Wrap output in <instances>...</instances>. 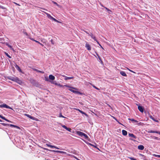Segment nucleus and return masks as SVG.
<instances>
[{
  "instance_id": "63",
  "label": "nucleus",
  "mask_w": 160,
  "mask_h": 160,
  "mask_svg": "<svg viewBox=\"0 0 160 160\" xmlns=\"http://www.w3.org/2000/svg\"><path fill=\"white\" fill-rule=\"evenodd\" d=\"M75 158L77 160H80L79 159H78V158H76V157H75Z\"/></svg>"
},
{
  "instance_id": "10",
  "label": "nucleus",
  "mask_w": 160,
  "mask_h": 160,
  "mask_svg": "<svg viewBox=\"0 0 160 160\" xmlns=\"http://www.w3.org/2000/svg\"><path fill=\"white\" fill-rule=\"evenodd\" d=\"M63 77L65 78L64 79L65 80L71 79H73V77H68L66 76L65 75L63 76Z\"/></svg>"
},
{
  "instance_id": "38",
  "label": "nucleus",
  "mask_w": 160,
  "mask_h": 160,
  "mask_svg": "<svg viewBox=\"0 0 160 160\" xmlns=\"http://www.w3.org/2000/svg\"><path fill=\"white\" fill-rule=\"evenodd\" d=\"M52 2L53 4L56 5L57 6H59V5L56 2L54 1H52Z\"/></svg>"
},
{
  "instance_id": "9",
  "label": "nucleus",
  "mask_w": 160,
  "mask_h": 160,
  "mask_svg": "<svg viewBox=\"0 0 160 160\" xmlns=\"http://www.w3.org/2000/svg\"><path fill=\"white\" fill-rule=\"evenodd\" d=\"M85 47L89 51L91 50V47L90 45L88 43H86L85 44Z\"/></svg>"
},
{
  "instance_id": "50",
  "label": "nucleus",
  "mask_w": 160,
  "mask_h": 160,
  "mask_svg": "<svg viewBox=\"0 0 160 160\" xmlns=\"http://www.w3.org/2000/svg\"><path fill=\"white\" fill-rule=\"evenodd\" d=\"M75 109L76 110L80 112V111H81V110H80L79 109Z\"/></svg>"
},
{
  "instance_id": "27",
  "label": "nucleus",
  "mask_w": 160,
  "mask_h": 160,
  "mask_svg": "<svg viewBox=\"0 0 160 160\" xmlns=\"http://www.w3.org/2000/svg\"><path fill=\"white\" fill-rule=\"evenodd\" d=\"M88 144L91 146H92L95 148H97V146L96 143H95V145L92 144L91 143H89Z\"/></svg>"
},
{
  "instance_id": "39",
  "label": "nucleus",
  "mask_w": 160,
  "mask_h": 160,
  "mask_svg": "<svg viewBox=\"0 0 160 160\" xmlns=\"http://www.w3.org/2000/svg\"><path fill=\"white\" fill-rule=\"evenodd\" d=\"M76 93L77 94H80V95L82 94L81 92H78V91H76Z\"/></svg>"
},
{
  "instance_id": "23",
  "label": "nucleus",
  "mask_w": 160,
  "mask_h": 160,
  "mask_svg": "<svg viewBox=\"0 0 160 160\" xmlns=\"http://www.w3.org/2000/svg\"><path fill=\"white\" fill-rule=\"evenodd\" d=\"M90 84L94 88H95V89L98 90H99L100 89L98 88L97 87H96L95 85H94L93 84L91 83H90Z\"/></svg>"
},
{
  "instance_id": "43",
  "label": "nucleus",
  "mask_w": 160,
  "mask_h": 160,
  "mask_svg": "<svg viewBox=\"0 0 160 160\" xmlns=\"http://www.w3.org/2000/svg\"><path fill=\"white\" fill-rule=\"evenodd\" d=\"M120 124L123 125L122 124H121L120 122L117 119L115 118H114Z\"/></svg>"
},
{
  "instance_id": "29",
  "label": "nucleus",
  "mask_w": 160,
  "mask_h": 160,
  "mask_svg": "<svg viewBox=\"0 0 160 160\" xmlns=\"http://www.w3.org/2000/svg\"><path fill=\"white\" fill-rule=\"evenodd\" d=\"M152 133H156L160 135V132L158 131L152 130Z\"/></svg>"
},
{
  "instance_id": "5",
  "label": "nucleus",
  "mask_w": 160,
  "mask_h": 160,
  "mask_svg": "<svg viewBox=\"0 0 160 160\" xmlns=\"http://www.w3.org/2000/svg\"><path fill=\"white\" fill-rule=\"evenodd\" d=\"M25 115L27 116L29 118H30L31 119L33 120H36L37 118L34 117H32L31 116V115H29V114H25Z\"/></svg>"
},
{
  "instance_id": "20",
  "label": "nucleus",
  "mask_w": 160,
  "mask_h": 160,
  "mask_svg": "<svg viewBox=\"0 0 160 160\" xmlns=\"http://www.w3.org/2000/svg\"><path fill=\"white\" fill-rule=\"evenodd\" d=\"M33 70L35 71H36V72H39L40 73H42V74L44 73V72L41 71H40V70L37 69H34Z\"/></svg>"
},
{
  "instance_id": "2",
  "label": "nucleus",
  "mask_w": 160,
  "mask_h": 160,
  "mask_svg": "<svg viewBox=\"0 0 160 160\" xmlns=\"http://www.w3.org/2000/svg\"><path fill=\"white\" fill-rule=\"evenodd\" d=\"M44 149L45 150H48L49 151H50L52 152L60 153H62V154L66 153V152H64L63 151H58V150H48V149L47 148H44Z\"/></svg>"
},
{
  "instance_id": "61",
  "label": "nucleus",
  "mask_w": 160,
  "mask_h": 160,
  "mask_svg": "<svg viewBox=\"0 0 160 160\" xmlns=\"http://www.w3.org/2000/svg\"><path fill=\"white\" fill-rule=\"evenodd\" d=\"M75 158L77 160H80L79 159H78V158H76V157H75Z\"/></svg>"
},
{
  "instance_id": "6",
  "label": "nucleus",
  "mask_w": 160,
  "mask_h": 160,
  "mask_svg": "<svg viewBox=\"0 0 160 160\" xmlns=\"http://www.w3.org/2000/svg\"><path fill=\"white\" fill-rule=\"evenodd\" d=\"M14 82H15L19 84H20L22 83V81L19 80L18 78L17 77L15 78Z\"/></svg>"
},
{
  "instance_id": "1",
  "label": "nucleus",
  "mask_w": 160,
  "mask_h": 160,
  "mask_svg": "<svg viewBox=\"0 0 160 160\" xmlns=\"http://www.w3.org/2000/svg\"><path fill=\"white\" fill-rule=\"evenodd\" d=\"M77 134L79 136H80L81 137L83 136L84 137V138L86 139H88L89 138L88 136L86 134L81 132L78 131L77 132Z\"/></svg>"
},
{
  "instance_id": "12",
  "label": "nucleus",
  "mask_w": 160,
  "mask_h": 160,
  "mask_svg": "<svg viewBox=\"0 0 160 160\" xmlns=\"http://www.w3.org/2000/svg\"><path fill=\"white\" fill-rule=\"evenodd\" d=\"M16 77H13L11 76H8V77L7 78L9 80L14 81Z\"/></svg>"
},
{
  "instance_id": "36",
  "label": "nucleus",
  "mask_w": 160,
  "mask_h": 160,
  "mask_svg": "<svg viewBox=\"0 0 160 160\" xmlns=\"http://www.w3.org/2000/svg\"><path fill=\"white\" fill-rule=\"evenodd\" d=\"M46 13V14L47 17L48 18H50V17L51 16L50 14H48V13Z\"/></svg>"
},
{
  "instance_id": "28",
  "label": "nucleus",
  "mask_w": 160,
  "mask_h": 160,
  "mask_svg": "<svg viewBox=\"0 0 160 160\" xmlns=\"http://www.w3.org/2000/svg\"><path fill=\"white\" fill-rule=\"evenodd\" d=\"M96 54L98 56V58L99 59L101 63H102V61L101 58L100 57V56L98 55V54L97 53H96Z\"/></svg>"
},
{
  "instance_id": "30",
  "label": "nucleus",
  "mask_w": 160,
  "mask_h": 160,
  "mask_svg": "<svg viewBox=\"0 0 160 160\" xmlns=\"http://www.w3.org/2000/svg\"><path fill=\"white\" fill-rule=\"evenodd\" d=\"M128 119L129 120H130L132 122H138L137 121L135 120V119H134L133 118H129Z\"/></svg>"
},
{
  "instance_id": "13",
  "label": "nucleus",
  "mask_w": 160,
  "mask_h": 160,
  "mask_svg": "<svg viewBox=\"0 0 160 160\" xmlns=\"http://www.w3.org/2000/svg\"><path fill=\"white\" fill-rule=\"evenodd\" d=\"M49 78L52 80H54L55 79V77L52 75L51 74L49 76Z\"/></svg>"
},
{
  "instance_id": "59",
  "label": "nucleus",
  "mask_w": 160,
  "mask_h": 160,
  "mask_svg": "<svg viewBox=\"0 0 160 160\" xmlns=\"http://www.w3.org/2000/svg\"><path fill=\"white\" fill-rule=\"evenodd\" d=\"M85 32L89 35V34H90L88 32L85 31Z\"/></svg>"
},
{
  "instance_id": "62",
  "label": "nucleus",
  "mask_w": 160,
  "mask_h": 160,
  "mask_svg": "<svg viewBox=\"0 0 160 160\" xmlns=\"http://www.w3.org/2000/svg\"><path fill=\"white\" fill-rule=\"evenodd\" d=\"M75 158L77 160H80L79 159H78V158H76V157H75Z\"/></svg>"
},
{
  "instance_id": "41",
  "label": "nucleus",
  "mask_w": 160,
  "mask_h": 160,
  "mask_svg": "<svg viewBox=\"0 0 160 160\" xmlns=\"http://www.w3.org/2000/svg\"><path fill=\"white\" fill-rule=\"evenodd\" d=\"M104 8L106 9L108 11H109L110 12H111V10H110L108 8H106V7H104Z\"/></svg>"
},
{
  "instance_id": "35",
  "label": "nucleus",
  "mask_w": 160,
  "mask_h": 160,
  "mask_svg": "<svg viewBox=\"0 0 160 160\" xmlns=\"http://www.w3.org/2000/svg\"><path fill=\"white\" fill-rule=\"evenodd\" d=\"M1 124L2 125H3V126H8V125H9L8 124L3 123H1Z\"/></svg>"
},
{
  "instance_id": "51",
  "label": "nucleus",
  "mask_w": 160,
  "mask_h": 160,
  "mask_svg": "<svg viewBox=\"0 0 160 160\" xmlns=\"http://www.w3.org/2000/svg\"><path fill=\"white\" fill-rule=\"evenodd\" d=\"M24 34H25L26 36H28V34L26 32H24Z\"/></svg>"
},
{
  "instance_id": "8",
  "label": "nucleus",
  "mask_w": 160,
  "mask_h": 160,
  "mask_svg": "<svg viewBox=\"0 0 160 160\" xmlns=\"http://www.w3.org/2000/svg\"><path fill=\"white\" fill-rule=\"evenodd\" d=\"M138 109L141 112H143L144 111V108L142 106H138Z\"/></svg>"
},
{
  "instance_id": "7",
  "label": "nucleus",
  "mask_w": 160,
  "mask_h": 160,
  "mask_svg": "<svg viewBox=\"0 0 160 160\" xmlns=\"http://www.w3.org/2000/svg\"><path fill=\"white\" fill-rule=\"evenodd\" d=\"M46 145L48 147H50L51 148H54L57 149H59V148H58V147H56V146H53V145H50L48 143H47L46 144Z\"/></svg>"
},
{
  "instance_id": "15",
  "label": "nucleus",
  "mask_w": 160,
  "mask_h": 160,
  "mask_svg": "<svg viewBox=\"0 0 160 160\" xmlns=\"http://www.w3.org/2000/svg\"><path fill=\"white\" fill-rule=\"evenodd\" d=\"M128 135L129 137H132L134 139H136L137 138V137L132 133H129Z\"/></svg>"
},
{
  "instance_id": "45",
  "label": "nucleus",
  "mask_w": 160,
  "mask_h": 160,
  "mask_svg": "<svg viewBox=\"0 0 160 160\" xmlns=\"http://www.w3.org/2000/svg\"><path fill=\"white\" fill-rule=\"evenodd\" d=\"M5 120L7 121L8 122H12L11 121L8 120V119H7L6 118V120Z\"/></svg>"
},
{
  "instance_id": "3",
  "label": "nucleus",
  "mask_w": 160,
  "mask_h": 160,
  "mask_svg": "<svg viewBox=\"0 0 160 160\" xmlns=\"http://www.w3.org/2000/svg\"><path fill=\"white\" fill-rule=\"evenodd\" d=\"M0 108H8V109H12V108L10 106H9L8 105L6 104H4V103L2 104V105H0Z\"/></svg>"
},
{
  "instance_id": "42",
  "label": "nucleus",
  "mask_w": 160,
  "mask_h": 160,
  "mask_svg": "<svg viewBox=\"0 0 160 160\" xmlns=\"http://www.w3.org/2000/svg\"><path fill=\"white\" fill-rule=\"evenodd\" d=\"M0 8L3 9H5L6 8L5 7H4L2 6H1V5H0Z\"/></svg>"
},
{
  "instance_id": "47",
  "label": "nucleus",
  "mask_w": 160,
  "mask_h": 160,
  "mask_svg": "<svg viewBox=\"0 0 160 160\" xmlns=\"http://www.w3.org/2000/svg\"><path fill=\"white\" fill-rule=\"evenodd\" d=\"M52 20L55 21L56 22V21H57V20H56V19H55V18H53V17L52 18Z\"/></svg>"
},
{
  "instance_id": "46",
  "label": "nucleus",
  "mask_w": 160,
  "mask_h": 160,
  "mask_svg": "<svg viewBox=\"0 0 160 160\" xmlns=\"http://www.w3.org/2000/svg\"><path fill=\"white\" fill-rule=\"evenodd\" d=\"M52 20L55 21L56 22V21H57V20H56V19H55V18H53V17L52 18Z\"/></svg>"
},
{
  "instance_id": "40",
  "label": "nucleus",
  "mask_w": 160,
  "mask_h": 160,
  "mask_svg": "<svg viewBox=\"0 0 160 160\" xmlns=\"http://www.w3.org/2000/svg\"><path fill=\"white\" fill-rule=\"evenodd\" d=\"M61 126L63 128L65 129H66V128H67V126L65 125H62V124H61Z\"/></svg>"
},
{
  "instance_id": "49",
  "label": "nucleus",
  "mask_w": 160,
  "mask_h": 160,
  "mask_svg": "<svg viewBox=\"0 0 160 160\" xmlns=\"http://www.w3.org/2000/svg\"><path fill=\"white\" fill-rule=\"evenodd\" d=\"M97 43L101 47V48L103 49V47L101 46V45L100 44V43H99V42L97 41Z\"/></svg>"
},
{
  "instance_id": "19",
  "label": "nucleus",
  "mask_w": 160,
  "mask_h": 160,
  "mask_svg": "<svg viewBox=\"0 0 160 160\" xmlns=\"http://www.w3.org/2000/svg\"><path fill=\"white\" fill-rule=\"evenodd\" d=\"M149 117V118L151 119L153 121H155V122H158V120L155 119L152 115H150Z\"/></svg>"
},
{
  "instance_id": "44",
  "label": "nucleus",
  "mask_w": 160,
  "mask_h": 160,
  "mask_svg": "<svg viewBox=\"0 0 160 160\" xmlns=\"http://www.w3.org/2000/svg\"><path fill=\"white\" fill-rule=\"evenodd\" d=\"M2 119H3V120H6V118H5L3 116H2V117H1V118Z\"/></svg>"
},
{
  "instance_id": "25",
  "label": "nucleus",
  "mask_w": 160,
  "mask_h": 160,
  "mask_svg": "<svg viewBox=\"0 0 160 160\" xmlns=\"http://www.w3.org/2000/svg\"><path fill=\"white\" fill-rule=\"evenodd\" d=\"M137 124L138 126H143L144 125V123L142 122H137Z\"/></svg>"
},
{
  "instance_id": "22",
  "label": "nucleus",
  "mask_w": 160,
  "mask_h": 160,
  "mask_svg": "<svg viewBox=\"0 0 160 160\" xmlns=\"http://www.w3.org/2000/svg\"><path fill=\"white\" fill-rule=\"evenodd\" d=\"M15 67L20 72H22L21 69L20 68V67L18 65H16V66H15Z\"/></svg>"
},
{
  "instance_id": "54",
  "label": "nucleus",
  "mask_w": 160,
  "mask_h": 160,
  "mask_svg": "<svg viewBox=\"0 0 160 160\" xmlns=\"http://www.w3.org/2000/svg\"><path fill=\"white\" fill-rule=\"evenodd\" d=\"M34 41L35 42H37V43H38L39 44L40 43V42H38V41H37V40H34Z\"/></svg>"
},
{
  "instance_id": "53",
  "label": "nucleus",
  "mask_w": 160,
  "mask_h": 160,
  "mask_svg": "<svg viewBox=\"0 0 160 160\" xmlns=\"http://www.w3.org/2000/svg\"><path fill=\"white\" fill-rule=\"evenodd\" d=\"M155 156L158 158H160V155H155Z\"/></svg>"
},
{
  "instance_id": "60",
  "label": "nucleus",
  "mask_w": 160,
  "mask_h": 160,
  "mask_svg": "<svg viewBox=\"0 0 160 160\" xmlns=\"http://www.w3.org/2000/svg\"><path fill=\"white\" fill-rule=\"evenodd\" d=\"M75 158L77 160H80L79 159H78V158H76V157H75Z\"/></svg>"
},
{
  "instance_id": "48",
  "label": "nucleus",
  "mask_w": 160,
  "mask_h": 160,
  "mask_svg": "<svg viewBox=\"0 0 160 160\" xmlns=\"http://www.w3.org/2000/svg\"><path fill=\"white\" fill-rule=\"evenodd\" d=\"M97 43L101 47V48L103 49V47L101 46V45L100 44V43H99V42L97 41Z\"/></svg>"
},
{
  "instance_id": "4",
  "label": "nucleus",
  "mask_w": 160,
  "mask_h": 160,
  "mask_svg": "<svg viewBox=\"0 0 160 160\" xmlns=\"http://www.w3.org/2000/svg\"><path fill=\"white\" fill-rule=\"evenodd\" d=\"M65 86L66 87H68V88H69L68 89V90L70 91L73 92V93H76V91L73 90V89H76V88H74L73 87H70V86H68V85H66Z\"/></svg>"
},
{
  "instance_id": "11",
  "label": "nucleus",
  "mask_w": 160,
  "mask_h": 160,
  "mask_svg": "<svg viewBox=\"0 0 160 160\" xmlns=\"http://www.w3.org/2000/svg\"><path fill=\"white\" fill-rule=\"evenodd\" d=\"M8 126L11 127H12L13 128H15L18 129H20V128L19 127H18L17 126H16V125H13V124H9Z\"/></svg>"
},
{
  "instance_id": "56",
  "label": "nucleus",
  "mask_w": 160,
  "mask_h": 160,
  "mask_svg": "<svg viewBox=\"0 0 160 160\" xmlns=\"http://www.w3.org/2000/svg\"><path fill=\"white\" fill-rule=\"evenodd\" d=\"M57 21H56V22H58V23H61L60 22V21H58V20H57Z\"/></svg>"
},
{
  "instance_id": "34",
  "label": "nucleus",
  "mask_w": 160,
  "mask_h": 160,
  "mask_svg": "<svg viewBox=\"0 0 160 160\" xmlns=\"http://www.w3.org/2000/svg\"><path fill=\"white\" fill-rule=\"evenodd\" d=\"M80 113L83 114H84L86 116H88V115L85 112H83V111H80Z\"/></svg>"
},
{
  "instance_id": "37",
  "label": "nucleus",
  "mask_w": 160,
  "mask_h": 160,
  "mask_svg": "<svg viewBox=\"0 0 160 160\" xmlns=\"http://www.w3.org/2000/svg\"><path fill=\"white\" fill-rule=\"evenodd\" d=\"M129 158L131 160H137L136 159L134 158L133 157H129Z\"/></svg>"
},
{
  "instance_id": "58",
  "label": "nucleus",
  "mask_w": 160,
  "mask_h": 160,
  "mask_svg": "<svg viewBox=\"0 0 160 160\" xmlns=\"http://www.w3.org/2000/svg\"><path fill=\"white\" fill-rule=\"evenodd\" d=\"M30 39L31 40L33 41H34V40H34V39H33L32 38H30Z\"/></svg>"
},
{
  "instance_id": "31",
  "label": "nucleus",
  "mask_w": 160,
  "mask_h": 160,
  "mask_svg": "<svg viewBox=\"0 0 160 160\" xmlns=\"http://www.w3.org/2000/svg\"><path fill=\"white\" fill-rule=\"evenodd\" d=\"M5 54L9 58H11V57L6 52H4Z\"/></svg>"
},
{
  "instance_id": "17",
  "label": "nucleus",
  "mask_w": 160,
  "mask_h": 160,
  "mask_svg": "<svg viewBox=\"0 0 160 160\" xmlns=\"http://www.w3.org/2000/svg\"><path fill=\"white\" fill-rule=\"evenodd\" d=\"M120 73L122 76H127V74L124 71H120Z\"/></svg>"
},
{
  "instance_id": "33",
  "label": "nucleus",
  "mask_w": 160,
  "mask_h": 160,
  "mask_svg": "<svg viewBox=\"0 0 160 160\" xmlns=\"http://www.w3.org/2000/svg\"><path fill=\"white\" fill-rule=\"evenodd\" d=\"M65 129L67 130L70 132H71L72 129L70 128H68L67 127V128H66Z\"/></svg>"
},
{
  "instance_id": "57",
  "label": "nucleus",
  "mask_w": 160,
  "mask_h": 160,
  "mask_svg": "<svg viewBox=\"0 0 160 160\" xmlns=\"http://www.w3.org/2000/svg\"><path fill=\"white\" fill-rule=\"evenodd\" d=\"M53 17H52V16L50 17V18H49V19L52 20V18Z\"/></svg>"
},
{
  "instance_id": "32",
  "label": "nucleus",
  "mask_w": 160,
  "mask_h": 160,
  "mask_svg": "<svg viewBox=\"0 0 160 160\" xmlns=\"http://www.w3.org/2000/svg\"><path fill=\"white\" fill-rule=\"evenodd\" d=\"M59 117L60 118H66V117H64V116H62V114L61 113H60L59 114Z\"/></svg>"
},
{
  "instance_id": "24",
  "label": "nucleus",
  "mask_w": 160,
  "mask_h": 160,
  "mask_svg": "<svg viewBox=\"0 0 160 160\" xmlns=\"http://www.w3.org/2000/svg\"><path fill=\"white\" fill-rule=\"evenodd\" d=\"M152 138H153L154 139L157 140H160V138H159L158 137H155V136H153L152 137Z\"/></svg>"
},
{
  "instance_id": "26",
  "label": "nucleus",
  "mask_w": 160,
  "mask_h": 160,
  "mask_svg": "<svg viewBox=\"0 0 160 160\" xmlns=\"http://www.w3.org/2000/svg\"><path fill=\"white\" fill-rule=\"evenodd\" d=\"M50 42H51V44L53 45H56V43L54 41V40L52 39L50 40Z\"/></svg>"
},
{
  "instance_id": "52",
  "label": "nucleus",
  "mask_w": 160,
  "mask_h": 160,
  "mask_svg": "<svg viewBox=\"0 0 160 160\" xmlns=\"http://www.w3.org/2000/svg\"><path fill=\"white\" fill-rule=\"evenodd\" d=\"M148 133H152V130H150V131H148Z\"/></svg>"
},
{
  "instance_id": "55",
  "label": "nucleus",
  "mask_w": 160,
  "mask_h": 160,
  "mask_svg": "<svg viewBox=\"0 0 160 160\" xmlns=\"http://www.w3.org/2000/svg\"><path fill=\"white\" fill-rule=\"evenodd\" d=\"M45 80L46 81H48V78L47 77H45Z\"/></svg>"
},
{
  "instance_id": "16",
  "label": "nucleus",
  "mask_w": 160,
  "mask_h": 160,
  "mask_svg": "<svg viewBox=\"0 0 160 160\" xmlns=\"http://www.w3.org/2000/svg\"><path fill=\"white\" fill-rule=\"evenodd\" d=\"M89 36H90L92 38L94 39L95 41L97 42V40L96 39L95 37L93 36L92 33H91L90 34H89Z\"/></svg>"
},
{
  "instance_id": "64",
  "label": "nucleus",
  "mask_w": 160,
  "mask_h": 160,
  "mask_svg": "<svg viewBox=\"0 0 160 160\" xmlns=\"http://www.w3.org/2000/svg\"><path fill=\"white\" fill-rule=\"evenodd\" d=\"M96 148L98 150H99V151H100V149L97 147V148Z\"/></svg>"
},
{
  "instance_id": "18",
  "label": "nucleus",
  "mask_w": 160,
  "mask_h": 160,
  "mask_svg": "<svg viewBox=\"0 0 160 160\" xmlns=\"http://www.w3.org/2000/svg\"><path fill=\"white\" fill-rule=\"evenodd\" d=\"M6 45L8 46V47L10 48L13 51H15L13 48H12V46H11L10 45H9L8 43H6Z\"/></svg>"
},
{
  "instance_id": "14",
  "label": "nucleus",
  "mask_w": 160,
  "mask_h": 160,
  "mask_svg": "<svg viewBox=\"0 0 160 160\" xmlns=\"http://www.w3.org/2000/svg\"><path fill=\"white\" fill-rule=\"evenodd\" d=\"M144 148V146L142 145H140L138 146V149L140 150H143Z\"/></svg>"
},
{
  "instance_id": "21",
  "label": "nucleus",
  "mask_w": 160,
  "mask_h": 160,
  "mask_svg": "<svg viewBox=\"0 0 160 160\" xmlns=\"http://www.w3.org/2000/svg\"><path fill=\"white\" fill-rule=\"evenodd\" d=\"M122 134L124 136H126L127 134V132L124 130H122Z\"/></svg>"
}]
</instances>
